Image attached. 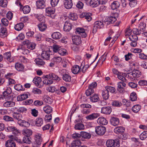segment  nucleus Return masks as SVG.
Wrapping results in <instances>:
<instances>
[{"label": "nucleus", "mask_w": 147, "mask_h": 147, "mask_svg": "<svg viewBox=\"0 0 147 147\" xmlns=\"http://www.w3.org/2000/svg\"><path fill=\"white\" fill-rule=\"evenodd\" d=\"M34 61L36 65L39 66H43L45 64V62L42 59L40 58L36 59Z\"/></svg>", "instance_id": "19"}, {"label": "nucleus", "mask_w": 147, "mask_h": 147, "mask_svg": "<svg viewBox=\"0 0 147 147\" xmlns=\"http://www.w3.org/2000/svg\"><path fill=\"white\" fill-rule=\"evenodd\" d=\"M112 105L113 106L119 107L121 105V103L119 101L115 100L112 103Z\"/></svg>", "instance_id": "55"}, {"label": "nucleus", "mask_w": 147, "mask_h": 147, "mask_svg": "<svg viewBox=\"0 0 147 147\" xmlns=\"http://www.w3.org/2000/svg\"><path fill=\"white\" fill-rule=\"evenodd\" d=\"M84 32L85 30L82 28H78L76 29V34L81 35L82 33Z\"/></svg>", "instance_id": "57"}, {"label": "nucleus", "mask_w": 147, "mask_h": 147, "mask_svg": "<svg viewBox=\"0 0 147 147\" xmlns=\"http://www.w3.org/2000/svg\"><path fill=\"white\" fill-rule=\"evenodd\" d=\"M46 12L48 14H53L55 12V10L51 8L48 7L46 9Z\"/></svg>", "instance_id": "61"}, {"label": "nucleus", "mask_w": 147, "mask_h": 147, "mask_svg": "<svg viewBox=\"0 0 147 147\" xmlns=\"http://www.w3.org/2000/svg\"><path fill=\"white\" fill-rule=\"evenodd\" d=\"M43 120L41 118H38L36 119V124L38 127H40L43 123Z\"/></svg>", "instance_id": "41"}, {"label": "nucleus", "mask_w": 147, "mask_h": 147, "mask_svg": "<svg viewBox=\"0 0 147 147\" xmlns=\"http://www.w3.org/2000/svg\"><path fill=\"white\" fill-rule=\"evenodd\" d=\"M60 47H61L58 45H54L53 47V51L55 53L58 52Z\"/></svg>", "instance_id": "56"}, {"label": "nucleus", "mask_w": 147, "mask_h": 147, "mask_svg": "<svg viewBox=\"0 0 147 147\" xmlns=\"http://www.w3.org/2000/svg\"><path fill=\"white\" fill-rule=\"evenodd\" d=\"M81 136L85 139H89L91 137V134L85 131H82L81 132Z\"/></svg>", "instance_id": "23"}, {"label": "nucleus", "mask_w": 147, "mask_h": 147, "mask_svg": "<svg viewBox=\"0 0 147 147\" xmlns=\"http://www.w3.org/2000/svg\"><path fill=\"white\" fill-rule=\"evenodd\" d=\"M11 56V53L10 52L5 53L3 55V57L5 59H6L7 60L10 62H11L10 57Z\"/></svg>", "instance_id": "44"}, {"label": "nucleus", "mask_w": 147, "mask_h": 147, "mask_svg": "<svg viewBox=\"0 0 147 147\" xmlns=\"http://www.w3.org/2000/svg\"><path fill=\"white\" fill-rule=\"evenodd\" d=\"M94 92V90L93 89L90 88L88 87V89L86 90V94L87 96H89L91 95Z\"/></svg>", "instance_id": "54"}, {"label": "nucleus", "mask_w": 147, "mask_h": 147, "mask_svg": "<svg viewBox=\"0 0 147 147\" xmlns=\"http://www.w3.org/2000/svg\"><path fill=\"white\" fill-rule=\"evenodd\" d=\"M103 23L101 21H96L94 24L92 30L93 33H96L98 29H100L103 27Z\"/></svg>", "instance_id": "4"}, {"label": "nucleus", "mask_w": 147, "mask_h": 147, "mask_svg": "<svg viewBox=\"0 0 147 147\" xmlns=\"http://www.w3.org/2000/svg\"><path fill=\"white\" fill-rule=\"evenodd\" d=\"M7 4V0H1L0 1V6L2 7H5Z\"/></svg>", "instance_id": "63"}, {"label": "nucleus", "mask_w": 147, "mask_h": 147, "mask_svg": "<svg viewBox=\"0 0 147 147\" xmlns=\"http://www.w3.org/2000/svg\"><path fill=\"white\" fill-rule=\"evenodd\" d=\"M11 137L10 139L8 140L5 142V146L6 147H15L16 144L13 139Z\"/></svg>", "instance_id": "6"}, {"label": "nucleus", "mask_w": 147, "mask_h": 147, "mask_svg": "<svg viewBox=\"0 0 147 147\" xmlns=\"http://www.w3.org/2000/svg\"><path fill=\"white\" fill-rule=\"evenodd\" d=\"M110 122L111 124L113 126L117 125L119 123V121L118 118L114 117H111L110 119Z\"/></svg>", "instance_id": "16"}, {"label": "nucleus", "mask_w": 147, "mask_h": 147, "mask_svg": "<svg viewBox=\"0 0 147 147\" xmlns=\"http://www.w3.org/2000/svg\"><path fill=\"white\" fill-rule=\"evenodd\" d=\"M141 106L139 105H137L134 106L132 108V110L134 113L138 112L141 109Z\"/></svg>", "instance_id": "42"}, {"label": "nucleus", "mask_w": 147, "mask_h": 147, "mask_svg": "<svg viewBox=\"0 0 147 147\" xmlns=\"http://www.w3.org/2000/svg\"><path fill=\"white\" fill-rule=\"evenodd\" d=\"M7 32L6 29L5 28H2L0 30V36L1 37H3L6 36Z\"/></svg>", "instance_id": "31"}, {"label": "nucleus", "mask_w": 147, "mask_h": 147, "mask_svg": "<svg viewBox=\"0 0 147 147\" xmlns=\"http://www.w3.org/2000/svg\"><path fill=\"white\" fill-rule=\"evenodd\" d=\"M130 98L131 100L132 101H135L137 99V95L136 93L134 92L130 95Z\"/></svg>", "instance_id": "53"}, {"label": "nucleus", "mask_w": 147, "mask_h": 147, "mask_svg": "<svg viewBox=\"0 0 147 147\" xmlns=\"http://www.w3.org/2000/svg\"><path fill=\"white\" fill-rule=\"evenodd\" d=\"M146 24L143 22L140 23L139 25V29L140 31L144 32L145 31Z\"/></svg>", "instance_id": "45"}, {"label": "nucleus", "mask_w": 147, "mask_h": 147, "mask_svg": "<svg viewBox=\"0 0 147 147\" xmlns=\"http://www.w3.org/2000/svg\"><path fill=\"white\" fill-rule=\"evenodd\" d=\"M99 98L97 94H95L90 97V100L93 102H97L99 100Z\"/></svg>", "instance_id": "33"}, {"label": "nucleus", "mask_w": 147, "mask_h": 147, "mask_svg": "<svg viewBox=\"0 0 147 147\" xmlns=\"http://www.w3.org/2000/svg\"><path fill=\"white\" fill-rule=\"evenodd\" d=\"M89 67V65L88 64L84 65L83 67L81 68V71L82 73H85Z\"/></svg>", "instance_id": "60"}, {"label": "nucleus", "mask_w": 147, "mask_h": 147, "mask_svg": "<svg viewBox=\"0 0 147 147\" xmlns=\"http://www.w3.org/2000/svg\"><path fill=\"white\" fill-rule=\"evenodd\" d=\"M63 80L66 82H69L71 81V77L69 75L61 73Z\"/></svg>", "instance_id": "22"}, {"label": "nucleus", "mask_w": 147, "mask_h": 147, "mask_svg": "<svg viewBox=\"0 0 147 147\" xmlns=\"http://www.w3.org/2000/svg\"><path fill=\"white\" fill-rule=\"evenodd\" d=\"M15 105V103L13 101H7L3 104V106L5 107H11Z\"/></svg>", "instance_id": "35"}, {"label": "nucleus", "mask_w": 147, "mask_h": 147, "mask_svg": "<svg viewBox=\"0 0 147 147\" xmlns=\"http://www.w3.org/2000/svg\"><path fill=\"white\" fill-rule=\"evenodd\" d=\"M15 67L16 69L19 71L23 70L24 68V65L22 64L19 63H16Z\"/></svg>", "instance_id": "32"}, {"label": "nucleus", "mask_w": 147, "mask_h": 147, "mask_svg": "<svg viewBox=\"0 0 147 147\" xmlns=\"http://www.w3.org/2000/svg\"><path fill=\"white\" fill-rule=\"evenodd\" d=\"M8 131H12L13 134L15 135H17L19 133L16 127L13 126H9L7 129Z\"/></svg>", "instance_id": "15"}, {"label": "nucleus", "mask_w": 147, "mask_h": 147, "mask_svg": "<svg viewBox=\"0 0 147 147\" xmlns=\"http://www.w3.org/2000/svg\"><path fill=\"white\" fill-rule=\"evenodd\" d=\"M117 20L116 17L114 16L107 17V22L111 23H113L115 22Z\"/></svg>", "instance_id": "29"}, {"label": "nucleus", "mask_w": 147, "mask_h": 147, "mask_svg": "<svg viewBox=\"0 0 147 147\" xmlns=\"http://www.w3.org/2000/svg\"><path fill=\"white\" fill-rule=\"evenodd\" d=\"M38 26L39 30L41 31H44L47 28L46 25L44 23H41Z\"/></svg>", "instance_id": "39"}, {"label": "nucleus", "mask_w": 147, "mask_h": 147, "mask_svg": "<svg viewBox=\"0 0 147 147\" xmlns=\"http://www.w3.org/2000/svg\"><path fill=\"white\" fill-rule=\"evenodd\" d=\"M22 141L24 143L28 144H30L31 141L30 137L27 136L24 137Z\"/></svg>", "instance_id": "52"}, {"label": "nucleus", "mask_w": 147, "mask_h": 147, "mask_svg": "<svg viewBox=\"0 0 147 147\" xmlns=\"http://www.w3.org/2000/svg\"><path fill=\"white\" fill-rule=\"evenodd\" d=\"M46 0H38L36 1L37 7L39 9L44 8L45 7Z\"/></svg>", "instance_id": "11"}, {"label": "nucleus", "mask_w": 147, "mask_h": 147, "mask_svg": "<svg viewBox=\"0 0 147 147\" xmlns=\"http://www.w3.org/2000/svg\"><path fill=\"white\" fill-rule=\"evenodd\" d=\"M3 119L6 121H12L14 123L13 118L7 115H5L3 117Z\"/></svg>", "instance_id": "59"}, {"label": "nucleus", "mask_w": 147, "mask_h": 147, "mask_svg": "<svg viewBox=\"0 0 147 147\" xmlns=\"http://www.w3.org/2000/svg\"><path fill=\"white\" fill-rule=\"evenodd\" d=\"M100 116L98 113H93L86 117V118L88 120H92L97 118Z\"/></svg>", "instance_id": "17"}, {"label": "nucleus", "mask_w": 147, "mask_h": 147, "mask_svg": "<svg viewBox=\"0 0 147 147\" xmlns=\"http://www.w3.org/2000/svg\"><path fill=\"white\" fill-rule=\"evenodd\" d=\"M51 36L52 38L54 39H59L61 38V35L59 32H55L52 34Z\"/></svg>", "instance_id": "24"}, {"label": "nucleus", "mask_w": 147, "mask_h": 147, "mask_svg": "<svg viewBox=\"0 0 147 147\" xmlns=\"http://www.w3.org/2000/svg\"><path fill=\"white\" fill-rule=\"evenodd\" d=\"M102 96L104 99L105 100L108 99L109 97V95L107 90H105L103 91L102 92Z\"/></svg>", "instance_id": "34"}, {"label": "nucleus", "mask_w": 147, "mask_h": 147, "mask_svg": "<svg viewBox=\"0 0 147 147\" xmlns=\"http://www.w3.org/2000/svg\"><path fill=\"white\" fill-rule=\"evenodd\" d=\"M42 81L41 78L38 77H35L33 79V82L36 85H38Z\"/></svg>", "instance_id": "43"}, {"label": "nucleus", "mask_w": 147, "mask_h": 147, "mask_svg": "<svg viewBox=\"0 0 147 147\" xmlns=\"http://www.w3.org/2000/svg\"><path fill=\"white\" fill-rule=\"evenodd\" d=\"M106 145L108 147H119L120 146L119 142L112 139L108 140L106 142Z\"/></svg>", "instance_id": "2"}, {"label": "nucleus", "mask_w": 147, "mask_h": 147, "mask_svg": "<svg viewBox=\"0 0 147 147\" xmlns=\"http://www.w3.org/2000/svg\"><path fill=\"white\" fill-rule=\"evenodd\" d=\"M32 131L31 130L26 129H24L22 131L23 134L25 135V136L29 137L32 134Z\"/></svg>", "instance_id": "30"}, {"label": "nucleus", "mask_w": 147, "mask_h": 147, "mask_svg": "<svg viewBox=\"0 0 147 147\" xmlns=\"http://www.w3.org/2000/svg\"><path fill=\"white\" fill-rule=\"evenodd\" d=\"M95 131L97 134L99 135H103L106 131V129L103 126H98L95 127Z\"/></svg>", "instance_id": "3"}, {"label": "nucleus", "mask_w": 147, "mask_h": 147, "mask_svg": "<svg viewBox=\"0 0 147 147\" xmlns=\"http://www.w3.org/2000/svg\"><path fill=\"white\" fill-rule=\"evenodd\" d=\"M59 0H51V4L53 7L56 6L58 3Z\"/></svg>", "instance_id": "64"}, {"label": "nucleus", "mask_w": 147, "mask_h": 147, "mask_svg": "<svg viewBox=\"0 0 147 147\" xmlns=\"http://www.w3.org/2000/svg\"><path fill=\"white\" fill-rule=\"evenodd\" d=\"M125 82H120L117 84L118 86L117 90L120 93L123 92L124 90V88L125 87L126 85Z\"/></svg>", "instance_id": "5"}, {"label": "nucleus", "mask_w": 147, "mask_h": 147, "mask_svg": "<svg viewBox=\"0 0 147 147\" xmlns=\"http://www.w3.org/2000/svg\"><path fill=\"white\" fill-rule=\"evenodd\" d=\"M11 89L10 88H7L6 90L3 92V97L5 98L8 96L11 93Z\"/></svg>", "instance_id": "40"}, {"label": "nucleus", "mask_w": 147, "mask_h": 147, "mask_svg": "<svg viewBox=\"0 0 147 147\" xmlns=\"http://www.w3.org/2000/svg\"><path fill=\"white\" fill-rule=\"evenodd\" d=\"M141 75V73L138 70H134L131 73L128 75H126V77L131 81L134 80L136 78L139 77Z\"/></svg>", "instance_id": "1"}, {"label": "nucleus", "mask_w": 147, "mask_h": 147, "mask_svg": "<svg viewBox=\"0 0 147 147\" xmlns=\"http://www.w3.org/2000/svg\"><path fill=\"white\" fill-rule=\"evenodd\" d=\"M106 90H107L108 92H110L111 93H114L115 91V88L113 87L110 86H107L105 87Z\"/></svg>", "instance_id": "46"}, {"label": "nucleus", "mask_w": 147, "mask_h": 147, "mask_svg": "<svg viewBox=\"0 0 147 147\" xmlns=\"http://www.w3.org/2000/svg\"><path fill=\"white\" fill-rule=\"evenodd\" d=\"M49 79L47 78L45 79L43 81V83L46 85H50L52 84L53 82V81L52 80H49Z\"/></svg>", "instance_id": "62"}, {"label": "nucleus", "mask_w": 147, "mask_h": 147, "mask_svg": "<svg viewBox=\"0 0 147 147\" xmlns=\"http://www.w3.org/2000/svg\"><path fill=\"white\" fill-rule=\"evenodd\" d=\"M112 111L111 108L109 106L101 108V113H102L109 115L110 114Z\"/></svg>", "instance_id": "7"}, {"label": "nucleus", "mask_w": 147, "mask_h": 147, "mask_svg": "<svg viewBox=\"0 0 147 147\" xmlns=\"http://www.w3.org/2000/svg\"><path fill=\"white\" fill-rule=\"evenodd\" d=\"M76 123H77L75 126L74 128L76 130H83L84 129V126L83 124L78 123L77 120H76Z\"/></svg>", "instance_id": "14"}, {"label": "nucleus", "mask_w": 147, "mask_h": 147, "mask_svg": "<svg viewBox=\"0 0 147 147\" xmlns=\"http://www.w3.org/2000/svg\"><path fill=\"white\" fill-rule=\"evenodd\" d=\"M91 16V13L85 12L81 14L80 15V17L81 18H85L88 22H90L92 20Z\"/></svg>", "instance_id": "10"}, {"label": "nucleus", "mask_w": 147, "mask_h": 147, "mask_svg": "<svg viewBox=\"0 0 147 147\" xmlns=\"http://www.w3.org/2000/svg\"><path fill=\"white\" fill-rule=\"evenodd\" d=\"M43 99L45 102L49 104L53 102L52 100L48 96L44 95Z\"/></svg>", "instance_id": "47"}, {"label": "nucleus", "mask_w": 147, "mask_h": 147, "mask_svg": "<svg viewBox=\"0 0 147 147\" xmlns=\"http://www.w3.org/2000/svg\"><path fill=\"white\" fill-rule=\"evenodd\" d=\"M81 143V141L79 140H76L73 141L69 146L70 147H73L78 146Z\"/></svg>", "instance_id": "38"}, {"label": "nucleus", "mask_w": 147, "mask_h": 147, "mask_svg": "<svg viewBox=\"0 0 147 147\" xmlns=\"http://www.w3.org/2000/svg\"><path fill=\"white\" fill-rule=\"evenodd\" d=\"M22 10L24 13L27 14L30 12V9L28 5H26L23 7Z\"/></svg>", "instance_id": "48"}, {"label": "nucleus", "mask_w": 147, "mask_h": 147, "mask_svg": "<svg viewBox=\"0 0 147 147\" xmlns=\"http://www.w3.org/2000/svg\"><path fill=\"white\" fill-rule=\"evenodd\" d=\"M72 39L73 43L76 45H79L81 42V38L78 36H73Z\"/></svg>", "instance_id": "8"}, {"label": "nucleus", "mask_w": 147, "mask_h": 147, "mask_svg": "<svg viewBox=\"0 0 147 147\" xmlns=\"http://www.w3.org/2000/svg\"><path fill=\"white\" fill-rule=\"evenodd\" d=\"M44 111L47 113H50L53 111L52 108L49 106H46L43 109Z\"/></svg>", "instance_id": "36"}, {"label": "nucleus", "mask_w": 147, "mask_h": 147, "mask_svg": "<svg viewBox=\"0 0 147 147\" xmlns=\"http://www.w3.org/2000/svg\"><path fill=\"white\" fill-rule=\"evenodd\" d=\"M82 65H81L80 68L77 65H75L73 66L71 69L72 72L74 74H76L80 72Z\"/></svg>", "instance_id": "13"}, {"label": "nucleus", "mask_w": 147, "mask_h": 147, "mask_svg": "<svg viewBox=\"0 0 147 147\" xmlns=\"http://www.w3.org/2000/svg\"><path fill=\"white\" fill-rule=\"evenodd\" d=\"M63 5L66 9H70L73 5L72 1L71 0H64Z\"/></svg>", "instance_id": "12"}, {"label": "nucleus", "mask_w": 147, "mask_h": 147, "mask_svg": "<svg viewBox=\"0 0 147 147\" xmlns=\"http://www.w3.org/2000/svg\"><path fill=\"white\" fill-rule=\"evenodd\" d=\"M41 56L44 59L48 60L49 58L50 54L49 52L43 51L42 53Z\"/></svg>", "instance_id": "20"}, {"label": "nucleus", "mask_w": 147, "mask_h": 147, "mask_svg": "<svg viewBox=\"0 0 147 147\" xmlns=\"http://www.w3.org/2000/svg\"><path fill=\"white\" fill-rule=\"evenodd\" d=\"M35 140L37 144L38 145L41 144L42 142V139L40 136L36 135V136Z\"/></svg>", "instance_id": "51"}, {"label": "nucleus", "mask_w": 147, "mask_h": 147, "mask_svg": "<svg viewBox=\"0 0 147 147\" xmlns=\"http://www.w3.org/2000/svg\"><path fill=\"white\" fill-rule=\"evenodd\" d=\"M69 18L72 20H75L77 19V17L76 14L71 13L69 15Z\"/></svg>", "instance_id": "58"}, {"label": "nucleus", "mask_w": 147, "mask_h": 147, "mask_svg": "<svg viewBox=\"0 0 147 147\" xmlns=\"http://www.w3.org/2000/svg\"><path fill=\"white\" fill-rule=\"evenodd\" d=\"M125 130L124 128L123 127H116L114 129V131L116 134H121Z\"/></svg>", "instance_id": "26"}, {"label": "nucleus", "mask_w": 147, "mask_h": 147, "mask_svg": "<svg viewBox=\"0 0 147 147\" xmlns=\"http://www.w3.org/2000/svg\"><path fill=\"white\" fill-rule=\"evenodd\" d=\"M14 88L15 90L18 91L24 90H25L24 88H23L22 86L20 84L16 85L14 86Z\"/></svg>", "instance_id": "50"}, {"label": "nucleus", "mask_w": 147, "mask_h": 147, "mask_svg": "<svg viewBox=\"0 0 147 147\" xmlns=\"http://www.w3.org/2000/svg\"><path fill=\"white\" fill-rule=\"evenodd\" d=\"M28 97V94H23L21 95L18 96L17 97V100L18 101L24 100Z\"/></svg>", "instance_id": "27"}, {"label": "nucleus", "mask_w": 147, "mask_h": 147, "mask_svg": "<svg viewBox=\"0 0 147 147\" xmlns=\"http://www.w3.org/2000/svg\"><path fill=\"white\" fill-rule=\"evenodd\" d=\"M147 137V131H144L140 135V138L141 140H143Z\"/></svg>", "instance_id": "49"}, {"label": "nucleus", "mask_w": 147, "mask_h": 147, "mask_svg": "<svg viewBox=\"0 0 147 147\" xmlns=\"http://www.w3.org/2000/svg\"><path fill=\"white\" fill-rule=\"evenodd\" d=\"M71 28V24L67 22H65L64 26L63 29L64 30L66 31H69Z\"/></svg>", "instance_id": "25"}, {"label": "nucleus", "mask_w": 147, "mask_h": 147, "mask_svg": "<svg viewBox=\"0 0 147 147\" xmlns=\"http://www.w3.org/2000/svg\"><path fill=\"white\" fill-rule=\"evenodd\" d=\"M24 26V24L22 23H20L16 24L14 27L15 29L17 30L20 31L21 30Z\"/></svg>", "instance_id": "37"}, {"label": "nucleus", "mask_w": 147, "mask_h": 147, "mask_svg": "<svg viewBox=\"0 0 147 147\" xmlns=\"http://www.w3.org/2000/svg\"><path fill=\"white\" fill-rule=\"evenodd\" d=\"M100 4L99 0H90V5L92 7H97Z\"/></svg>", "instance_id": "21"}, {"label": "nucleus", "mask_w": 147, "mask_h": 147, "mask_svg": "<svg viewBox=\"0 0 147 147\" xmlns=\"http://www.w3.org/2000/svg\"><path fill=\"white\" fill-rule=\"evenodd\" d=\"M120 5L119 2L117 1H114L111 5V8L113 10L116 9L119 7Z\"/></svg>", "instance_id": "28"}, {"label": "nucleus", "mask_w": 147, "mask_h": 147, "mask_svg": "<svg viewBox=\"0 0 147 147\" xmlns=\"http://www.w3.org/2000/svg\"><path fill=\"white\" fill-rule=\"evenodd\" d=\"M97 121L98 123L103 125H107L108 121L104 117H100L97 119Z\"/></svg>", "instance_id": "18"}, {"label": "nucleus", "mask_w": 147, "mask_h": 147, "mask_svg": "<svg viewBox=\"0 0 147 147\" xmlns=\"http://www.w3.org/2000/svg\"><path fill=\"white\" fill-rule=\"evenodd\" d=\"M45 78L49 79L51 80H55L58 81L60 80V78L58 76L53 73H51L49 75H46L45 76Z\"/></svg>", "instance_id": "9"}]
</instances>
